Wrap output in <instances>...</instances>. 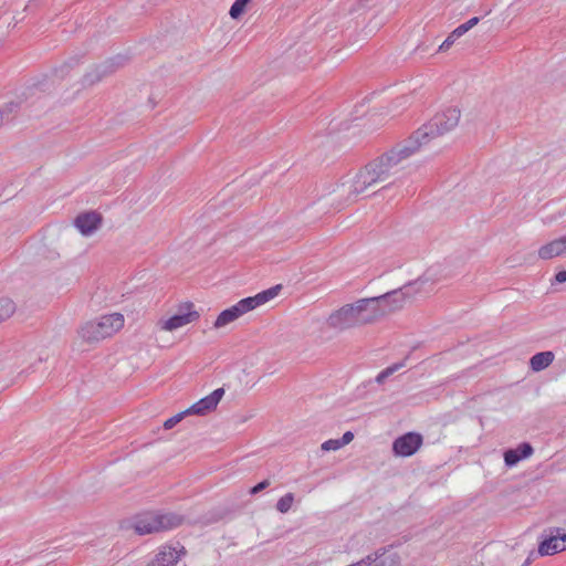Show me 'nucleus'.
Returning <instances> with one entry per match:
<instances>
[{"label": "nucleus", "mask_w": 566, "mask_h": 566, "mask_svg": "<svg viewBox=\"0 0 566 566\" xmlns=\"http://www.w3.org/2000/svg\"><path fill=\"white\" fill-rule=\"evenodd\" d=\"M461 112L457 107L436 114L428 123L413 132L407 139L398 143L389 151L369 161L353 179L348 190V200L364 193L370 187L388 181L399 171L402 160L417 153L430 140L454 129L460 120Z\"/></svg>", "instance_id": "f257e3e1"}, {"label": "nucleus", "mask_w": 566, "mask_h": 566, "mask_svg": "<svg viewBox=\"0 0 566 566\" xmlns=\"http://www.w3.org/2000/svg\"><path fill=\"white\" fill-rule=\"evenodd\" d=\"M185 523V516L175 512H146L137 515L133 528L138 535L167 532Z\"/></svg>", "instance_id": "f03ea898"}, {"label": "nucleus", "mask_w": 566, "mask_h": 566, "mask_svg": "<svg viewBox=\"0 0 566 566\" xmlns=\"http://www.w3.org/2000/svg\"><path fill=\"white\" fill-rule=\"evenodd\" d=\"M124 316L113 313L102 316L98 321H90L78 329L80 337L87 343H96L122 329Z\"/></svg>", "instance_id": "7ed1b4c3"}, {"label": "nucleus", "mask_w": 566, "mask_h": 566, "mask_svg": "<svg viewBox=\"0 0 566 566\" xmlns=\"http://www.w3.org/2000/svg\"><path fill=\"white\" fill-rule=\"evenodd\" d=\"M428 282V279L419 277L403 286L377 296L380 308L384 311V317L401 310L406 302L420 292L421 286Z\"/></svg>", "instance_id": "20e7f679"}, {"label": "nucleus", "mask_w": 566, "mask_h": 566, "mask_svg": "<svg viewBox=\"0 0 566 566\" xmlns=\"http://www.w3.org/2000/svg\"><path fill=\"white\" fill-rule=\"evenodd\" d=\"M360 319L361 318L358 305L357 302H355L352 304H346L342 306L339 310L333 312L327 319V324L332 328L345 331L363 326Z\"/></svg>", "instance_id": "39448f33"}, {"label": "nucleus", "mask_w": 566, "mask_h": 566, "mask_svg": "<svg viewBox=\"0 0 566 566\" xmlns=\"http://www.w3.org/2000/svg\"><path fill=\"white\" fill-rule=\"evenodd\" d=\"M402 559L391 545L379 547L360 559L361 566H401Z\"/></svg>", "instance_id": "423d86ee"}, {"label": "nucleus", "mask_w": 566, "mask_h": 566, "mask_svg": "<svg viewBox=\"0 0 566 566\" xmlns=\"http://www.w3.org/2000/svg\"><path fill=\"white\" fill-rule=\"evenodd\" d=\"M126 60L127 59L123 55H116L96 65L91 72L84 75L83 85H94L95 83L99 82L103 77L114 73L118 67L123 66Z\"/></svg>", "instance_id": "0eeeda50"}, {"label": "nucleus", "mask_w": 566, "mask_h": 566, "mask_svg": "<svg viewBox=\"0 0 566 566\" xmlns=\"http://www.w3.org/2000/svg\"><path fill=\"white\" fill-rule=\"evenodd\" d=\"M423 438L418 432H407L392 442V452L396 457H411L422 446Z\"/></svg>", "instance_id": "6e6552de"}, {"label": "nucleus", "mask_w": 566, "mask_h": 566, "mask_svg": "<svg viewBox=\"0 0 566 566\" xmlns=\"http://www.w3.org/2000/svg\"><path fill=\"white\" fill-rule=\"evenodd\" d=\"M192 303H187L185 306H181L177 314L169 317L168 319L160 321L158 323L160 325V328L164 331L171 332L197 321L199 318V313L192 310Z\"/></svg>", "instance_id": "1a4fd4ad"}, {"label": "nucleus", "mask_w": 566, "mask_h": 566, "mask_svg": "<svg viewBox=\"0 0 566 566\" xmlns=\"http://www.w3.org/2000/svg\"><path fill=\"white\" fill-rule=\"evenodd\" d=\"M356 302L358 305L363 326L375 324L384 318V311L380 308L377 296L359 298Z\"/></svg>", "instance_id": "9d476101"}, {"label": "nucleus", "mask_w": 566, "mask_h": 566, "mask_svg": "<svg viewBox=\"0 0 566 566\" xmlns=\"http://www.w3.org/2000/svg\"><path fill=\"white\" fill-rule=\"evenodd\" d=\"M566 549V534L560 533V528H551L549 533L538 545L537 553L541 556L554 555Z\"/></svg>", "instance_id": "9b49d317"}, {"label": "nucleus", "mask_w": 566, "mask_h": 566, "mask_svg": "<svg viewBox=\"0 0 566 566\" xmlns=\"http://www.w3.org/2000/svg\"><path fill=\"white\" fill-rule=\"evenodd\" d=\"M224 395L223 388H218L213 390L210 395L203 397L191 407L187 409L188 415H199L205 416L208 412L214 410Z\"/></svg>", "instance_id": "f8f14e48"}, {"label": "nucleus", "mask_w": 566, "mask_h": 566, "mask_svg": "<svg viewBox=\"0 0 566 566\" xmlns=\"http://www.w3.org/2000/svg\"><path fill=\"white\" fill-rule=\"evenodd\" d=\"M186 553L184 546L179 549L171 546H163L148 566H175Z\"/></svg>", "instance_id": "ddd939ff"}, {"label": "nucleus", "mask_w": 566, "mask_h": 566, "mask_svg": "<svg viewBox=\"0 0 566 566\" xmlns=\"http://www.w3.org/2000/svg\"><path fill=\"white\" fill-rule=\"evenodd\" d=\"M102 220V216L98 212L88 211L80 213L75 218L74 224L83 235H91L101 227Z\"/></svg>", "instance_id": "4468645a"}, {"label": "nucleus", "mask_w": 566, "mask_h": 566, "mask_svg": "<svg viewBox=\"0 0 566 566\" xmlns=\"http://www.w3.org/2000/svg\"><path fill=\"white\" fill-rule=\"evenodd\" d=\"M533 447L528 442H522L515 449H509L504 452V462L507 467H514L521 460L533 454Z\"/></svg>", "instance_id": "2eb2a0df"}, {"label": "nucleus", "mask_w": 566, "mask_h": 566, "mask_svg": "<svg viewBox=\"0 0 566 566\" xmlns=\"http://www.w3.org/2000/svg\"><path fill=\"white\" fill-rule=\"evenodd\" d=\"M564 253H566V241L564 237L551 241L538 250V256L543 260H549Z\"/></svg>", "instance_id": "dca6fc26"}, {"label": "nucleus", "mask_w": 566, "mask_h": 566, "mask_svg": "<svg viewBox=\"0 0 566 566\" xmlns=\"http://www.w3.org/2000/svg\"><path fill=\"white\" fill-rule=\"evenodd\" d=\"M554 357V353L549 350L536 353L530 359V367L533 371H541L553 363Z\"/></svg>", "instance_id": "f3484780"}, {"label": "nucleus", "mask_w": 566, "mask_h": 566, "mask_svg": "<svg viewBox=\"0 0 566 566\" xmlns=\"http://www.w3.org/2000/svg\"><path fill=\"white\" fill-rule=\"evenodd\" d=\"M242 315V313L240 312L239 307L235 305L222 311L216 322H214V327L216 328H220V327H223L226 326L227 324L235 321L237 318H239L240 316Z\"/></svg>", "instance_id": "a211bd4d"}, {"label": "nucleus", "mask_w": 566, "mask_h": 566, "mask_svg": "<svg viewBox=\"0 0 566 566\" xmlns=\"http://www.w3.org/2000/svg\"><path fill=\"white\" fill-rule=\"evenodd\" d=\"M20 102L11 101L0 108V128L13 118L14 114L20 108Z\"/></svg>", "instance_id": "6ab92c4d"}, {"label": "nucleus", "mask_w": 566, "mask_h": 566, "mask_svg": "<svg viewBox=\"0 0 566 566\" xmlns=\"http://www.w3.org/2000/svg\"><path fill=\"white\" fill-rule=\"evenodd\" d=\"M15 304L8 297H0V322L11 317L15 312Z\"/></svg>", "instance_id": "aec40b11"}, {"label": "nucleus", "mask_w": 566, "mask_h": 566, "mask_svg": "<svg viewBox=\"0 0 566 566\" xmlns=\"http://www.w3.org/2000/svg\"><path fill=\"white\" fill-rule=\"evenodd\" d=\"M237 306L239 307L240 312L243 314L248 313L249 311L254 310L255 307L260 306V300L256 295L242 298L237 303Z\"/></svg>", "instance_id": "412c9836"}, {"label": "nucleus", "mask_w": 566, "mask_h": 566, "mask_svg": "<svg viewBox=\"0 0 566 566\" xmlns=\"http://www.w3.org/2000/svg\"><path fill=\"white\" fill-rule=\"evenodd\" d=\"M405 366V360L400 361V363H396L389 367H387L386 369H384L382 371H380L377 377H376V381L381 385L385 382V380L390 377L394 373H396L397 370H399L400 368H402Z\"/></svg>", "instance_id": "4be33fe9"}, {"label": "nucleus", "mask_w": 566, "mask_h": 566, "mask_svg": "<svg viewBox=\"0 0 566 566\" xmlns=\"http://www.w3.org/2000/svg\"><path fill=\"white\" fill-rule=\"evenodd\" d=\"M281 290H282V285L279 284V285L272 286L265 291L258 293L256 296L260 300V305L274 298L280 293Z\"/></svg>", "instance_id": "5701e85b"}, {"label": "nucleus", "mask_w": 566, "mask_h": 566, "mask_svg": "<svg viewBox=\"0 0 566 566\" xmlns=\"http://www.w3.org/2000/svg\"><path fill=\"white\" fill-rule=\"evenodd\" d=\"M464 33L463 32H459V27L455 28L448 36L447 39L442 42V44L439 46L438 51L439 52H446L448 51L452 45L453 43L460 38L462 36Z\"/></svg>", "instance_id": "b1692460"}, {"label": "nucleus", "mask_w": 566, "mask_h": 566, "mask_svg": "<svg viewBox=\"0 0 566 566\" xmlns=\"http://www.w3.org/2000/svg\"><path fill=\"white\" fill-rule=\"evenodd\" d=\"M251 0H235L230 8V11H229L230 17L232 19L240 18L243 14V12L245 11L247 4Z\"/></svg>", "instance_id": "393cba45"}, {"label": "nucleus", "mask_w": 566, "mask_h": 566, "mask_svg": "<svg viewBox=\"0 0 566 566\" xmlns=\"http://www.w3.org/2000/svg\"><path fill=\"white\" fill-rule=\"evenodd\" d=\"M294 495L293 493H286L282 496L276 503V510L280 513H287L293 504Z\"/></svg>", "instance_id": "a878e982"}, {"label": "nucleus", "mask_w": 566, "mask_h": 566, "mask_svg": "<svg viewBox=\"0 0 566 566\" xmlns=\"http://www.w3.org/2000/svg\"><path fill=\"white\" fill-rule=\"evenodd\" d=\"M186 416H188V411L187 409L185 411H181L177 415H175L174 417L167 419L165 422H164V428L166 430H169V429H172L178 422H180Z\"/></svg>", "instance_id": "bb28decb"}, {"label": "nucleus", "mask_w": 566, "mask_h": 566, "mask_svg": "<svg viewBox=\"0 0 566 566\" xmlns=\"http://www.w3.org/2000/svg\"><path fill=\"white\" fill-rule=\"evenodd\" d=\"M343 448L339 439H329L322 443L321 449L323 451H336Z\"/></svg>", "instance_id": "cd10ccee"}, {"label": "nucleus", "mask_w": 566, "mask_h": 566, "mask_svg": "<svg viewBox=\"0 0 566 566\" xmlns=\"http://www.w3.org/2000/svg\"><path fill=\"white\" fill-rule=\"evenodd\" d=\"M480 21V18L473 17L470 20H468L465 23L459 25V32L467 33L469 30H471L473 27H475Z\"/></svg>", "instance_id": "c85d7f7f"}, {"label": "nucleus", "mask_w": 566, "mask_h": 566, "mask_svg": "<svg viewBox=\"0 0 566 566\" xmlns=\"http://www.w3.org/2000/svg\"><path fill=\"white\" fill-rule=\"evenodd\" d=\"M269 485H270L269 480H263V481H261L260 483H258L256 485H254L253 488L250 489V494L255 495L259 492L265 490Z\"/></svg>", "instance_id": "c756f323"}, {"label": "nucleus", "mask_w": 566, "mask_h": 566, "mask_svg": "<svg viewBox=\"0 0 566 566\" xmlns=\"http://www.w3.org/2000/svg\"><path fill=\"white\" fill-rule=\"evenodd\" d=\"M354 439V433L352 431H346L343 437L339 439L342 446H346L348 444L349 442H352Z\"/></svg>", "instance_id": "7c9ffc66"}, {"label": "nucleus", "mask_w": 566, "mask_h": 566, "mask_svg": "<svg viewBox=\"0 0 566 566\" xmlns=\"http://www.w3.org/2000/svg\"><path fill=\"white\" fill-rule=\"evenodd\" d=\"M555 281L557 283L566 282V271L563 270V271L557 272L555 275Z\"/></svg>", "instance_id": "2f4dec72"}, {"label": "nucleus", "mask_w": 566, "mask_h": 566, "mask_svg": "<svg viewBox=\"0 0 566 566\" xmlns=\"http://www.w3.org/2000/svg\"><path fill=\"white\" fill-rule=\"evenodd\" d=\"M368 0H359V2L363 4L364 2H367Z\"/></svg>", "instance_id": "473e14b6"}]
</instances>
